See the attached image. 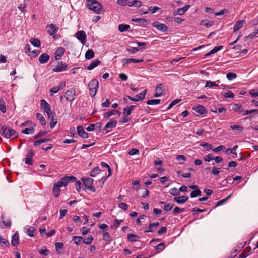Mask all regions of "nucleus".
<instances>
[{"label": "nucleus", "instance_id": "1", "mask_svg": "<svg viewBox=\"0 0 258 258\" xmlns=\"http://www.w3.org/2000/svg\"><path fill=\"white\" fill-rule=\"evenodd\" d=\"M1 134H2L5 138L7 139H9L12 137L15 138L18 136V134L17 132L9 127L5 126H3L1 128Z\"/></svg>", "mask_w": 258, "mask_h": 258}, {"label": "nucleus", "instance_id": "2", "mask_svg": "<svg viewBox=\"0 0 258 258\" xmlns=\"http://www.w3.org/2000/svg\"><path fill=\"white\" fill-rule=\"evenodd\" d=\"M87 5L90 10L96 13H100L102 6L96 0H88Z\"/></svg>", "mask_w": 258, "mask_h": 258}, {"label": "nucleus", "instance_id": "3", "mask_svg": "<svg viewBox=\"0 0 258 258\" xmlns=\"http://www.w3.org/2000/svg\"><path fill=\"white\" fill-rule=\"evenodd\" d=\"M89 94L92 97H94L98 88V82L96 79L92 80L88 84Z\"/></svg>", "mask_w": 258, "mask_h": 258}, {"label": "nucleus", "instance_id": "4", "mask_svg": "<svg viewBox=\"0 0 258 258\" xmlns=\"http://www.w3.org/2000/svg\"><path fill=\"white\" fill-rule=\"evenodd\" d=\"M40 106L41 108L44 110L45 112L46 113L48 118L52 117V114L53 113L51 111V106L45 100H41Z\"/></svg>", "mask_w": 258, "mask_h": 258}, {"label": "nucleus", "instance_id": "5", "mask_svg": "<svg viewBox=\"0 0 258 258\" xmlns=\"http://www.w3.org/2000/svg\"><path fill=\"white\" fill-rule=\"evenodd\" d=\"M81 180L83 181L84 186L87 189L92 192L95 191V189L92 186L93 180L92 178L89 177H84L81 178Z\"/></svg>", "mask_w": 258, "mask_h": 258}, {"label": "nucleus", "instance_id": "6", "mask_svg": "<svg viewBox=\"0 0 258 258\" xmlns=\"http://www.w3.org/2000/svg\"><path fill=\"white\" fill-rule=\"evenodd\" d=\"M76 180V178L74 176H64L60 181H57L61 186H66L70 182H74Z\"/></svg>", "mask_w": 258, "mask_h": 258}, {"label": "nucleus", "instance_id": "7", "mask_svg": "<svg viewBox=\"0 0 258 258\" xmlns=\"http://www.w3.org/2000/svg\"><path fill=\"white\" fill-rule=\"evenodd\" d=\"M152 25L155 27L158 30L162 32H166L168 30V27L164 24L160 23L159 21H156L152 22Z\"/></svg>", "mask_w": 258, "mask_h": 258}, {"label": "nucleus", "instance_id": "8", "mask_svg": "<svg viewBox=\"0 0 258 258\" xmlns=\"http://www.w3.org/2000/svg\"><path fill=\"white\" fill-rule=\"evenodd\" d=\"M68 68V66L67 64L63 62H58L52 69V71L55 72H60L67 70Z\"/></svg>", "mask_w": 258, "mask_h": 258}, {"label": "nucleus", "instance_id": "9", "mask_svg": "<svg viewBox=\"0 0 258 258\" xmlns=\"http://www.w3.org/2000/svg\"><path fill=\"white\" fill-rule=\"evenodd\" d=\"M66 99L69 102H71L74 100V97L76 95V91L75 89L71 88L67 90L66 93Z\"/></svg>", "mask_w": 258, "mask_h": 258}, {"label": "nucleus", "instance_id": "10", "mask_svg": "<svg viewBox=\"0 0 258 258\" xmlns=\"http://www.w3.org/2000/svg\"><path fill=\"white\" fill-rule=\"evenodd\" d=\"M165 90V87L163 84H159L156 88V92L154 94L155 97L160 96Z\"/></svg>", "mask_w": 258, "mask_h": 258}, {"label": "nucleus", "instance_id": "11", "mask_svg": "<svg viewBox=\"0 0 258 258\" xmlns=\"http://www.w3.org/2000/svg\"><path fill=\"white\" fill-rule=\"evenodd\" d=\"M76 38L82 43L85 41L86 39V35L84 31H79L76 33Z\"/></svg>", "mask_w": 258, "mask_h": 258}, {"label": "nucleus", "instance_id": "12", "mask_svg": "<svg viewBox=\"0 0 258 258\" xmlns=\"http://www.w3.org/2000/svg\"><path fill=\"white\" fill-rule=\"evenodd\" d=\"M47 28L49 29L47 30V32L50 36H52L54 34L56 33L59 29L58 27H56L53 24L48 25L47 26Z\"/></svg>", "mask_w": 258, "mask_h": 258}, {"label": "nucleus", "instance_id": "13", "mask_svg": "<svg viewBox=\"0 0 258 258\" xmlns=\"http://www.w3.org/2000/svg\"><path fill=\"white\" fill-rule=\"evenodd\" d=\"M11 244L14 246H17L19 244V236L18 232H16L12 236L11 240Z\"/></svg>", "mask_w": 258, "mask_h": 258}, {"label": "nucleus", "instance_id": "14", "mask_svg": "<svg viewBox=\"0 0 258 258\" xmlns=\"http://www.w3.org/2000/svg\"><path fill=\"white\" fill-rule=\"evenodd\" d=\"M245 23V20H239L237 21L234 24L233 26V32H236L240 29L243 25Z\"/></svg>", "mask_w": 258, "mask_h": 258}, {"label": "nucleus", "instance_id": "15", "mask_svg": "<svg viewBox=\"0 0 258 258\" xmlns=\"http://www.w3.org/2000/svg\"><path fill=\"white\" fill-rule=\"evenodd\" d=\"M24 230L25 232L31 237H34L33 233L35 230V228L33 226L27 225L25 227Z\"/></svg>", "mask_w": 258, "mask_h": 258}, {"label": "nucleus", "instance_id": "16", "mask_svg": "<svg viewBox=\"0 0 258 258\" xmlns=\"http://www.w3.org/2000/svg\"><path fill=\"white\" fill-rule=\"evenodd\" d=\"M65 50L63 47H60L57 48L55 53V58L56 60H58L64 54Z\"/></svg>", "mask_w": 258, "mask_h": 258}, {"label": "nucleus", "instance_id": "17", "mask_svg": "<svg viewBox=\"0 0 258 258\" xmlns=\"http://www.w3.org/2000/svg\"><path fill=\"white\" fill-rule=\"evenodd\" d=\"M62 186L58 184L57 182L54 184L53 187V194L54 197H58L59 196L60 191V188Z\"/></svg>", "mask_w": 258, "mask_h": 258}, {"label": "nucleus", "instance_id": "18", "mask_svg": "<svg viewBox=\"0 0 258 258\" xmlns=\"http://www.w3.org/2000/svg\"><path fill=\"white\" fill-rule=\"evenodd\" d=\"M78 135L83 138H88V134L84 131L82 126H79L77 127Z\"/></svg>", "mask_w": 258, "mask_h": 258}, {"label": "nucleus", "instance_id": "19", "mask_svg": "<svg viewBox=\"0 0 258 258\" xmlns=\"http://www.w3.org/2000/svg\"><path fill=\"white\" fill-rule=\"evenodd\" d=\"M144 60L143 59H136L134 58H124L122 60V62L124 64L130 63L131 62L133 63H141L143 62Z\"/></svg>", "mask_w": 258, "mask_h": 258}, {"label": "nucleus", "instance_id": "20", "mask_svg": "<svg viewBox=\"0 0 258 258\" xmlns=\"http://www.w3.org/2000/svg\"><path fill=\"white\" fill-rule=\"evenodd\" d=\"M50 57L47 53L41 54L39 58V62L41 64L46 63L49 60Z\"/></svg>", "mask_w": 258, "mask_h": 258}, {"label": "nucleus", "instance_id": "21", "mask_svg": "<svg viewBox=\"0 0 258 258\" xmlns=\"http://www.w3.org/2000/svg\"><path fill=\"white\" fill-rule=\"evenodd\" d=\"M173 200L179 204H182L184 203L188 200V197L187 196L175 197L174 198Z\"/></svg>", "mask_w": 258, "mask_h": 258}, {"label": "nucleus", "instance_id": "22", "mask_svg": "<svg viewBox=\"0 0 258 258\" xmlns=\"http://www.w3.org/2000/svg\"><path fill=\"white\" fill-rule=\"evenodd\" d=\"M146 93L147 90L145 89L143 91V92L140 93L139 94L136 95L135 97V101L138 102L143 100L145 97Z\"/></svg>", "mask_w": 258, "mask_h": 258}, {"label": "nucleus", "instance_id": "23", "mask_svg": "<svg viewBox=\"0 0 258 258\" xmlns=\"http://www.w3.org/2000/svg\"><path fill=\"white\" fill-rule=\"evenodd\" d=\"M190 8L189 5H186L185 6L181 8H179L177 9L176 12H174V15H182L184 14L186 11Z\"/></svg>", "mask_w": 258, "mask_h": 258}, {"label": "nucleus", "instance_id": "24", "mask_svg": "<svg viewBox=\"0 0 258 258\" xmlns=\"http://www.w3.org/2000/svg\"><path fill=\"white\" fill-rule=\"evenodd\" d=\"M117 125V121L115 120L111 119L110 120L108 123L106 124L104 127V130L110 128L112 129L115 128Z\"/></svg>", "mask_w": 258, "mask_h": 258}, {"label": "nucleus", "instance_id": "25", "mask_svg": "<svg viewBox=\"0 0 258 258\" xmlns=\"http://www.w3.org/2000/svg\"><path fill=\"white\" fill-rule=\"evenodd\" d=\"M159 225L158 222L155 223H150L148 227V230H145V232H152L156 229L157 227Z\"/></svg>", "mask_w": 258, "mask_h": 258}, {"label": "nucleus", "instance_id": "26", "mask_svg": "<svg viewBox=\"0 0 258 258\" xmlns=\"http://www.w3.org/2000/svg\"><path fill=\"white\" fill-rule=\"evenodd\" d=\"M194 111L200 114L203 115L206 113V109L205 108L201 105H198V106L194 108Z\"/></svg>", "mask_w": 258, "mask_h": 258}, {"label": "nucleus", "instance_id": "27", "mask_svg": "<svg viewBox=\"0 0 258 258\" xmlns=\"http://www.w3.org/2000/svg\"><path fill=\"white\" fill-rule=\"evenodd\" d=\"M223 48L222 46H217L214 47L213 49H212L211 51H210L208 53H206L205 55V56L207 57L208 56H210L211 54L216 53L218 51L221 50Z\"/></svg>", "mask_w": 258, "mask_h": 258}, {"label": "nucleus", "instance_id": "28", "mask_svg": "<svg viewBox=\"0 0 258 258\" xmlns=\"http://www.w3.org/2000/svg\"><path fill=\"white\" fill-rule=\"evenodd\" d=\"M36 117L38 120H39L40 121L41 124L42 126L46 125V121L44 117L41 114H40L39 113H37L36 114Z\"/></svg>", "mask_w": 258, "mask_h": 258}, {"label": "nucleus", "instance_id": "29", "mask_svg": "<svg viewBox=\"0 0 258 258\" xmlns=\"http://www.w3.org/2000/svg\"><path fill=\"white\" fill-rule=\"evenodd\" d=\"M139 236L133 233H130L127 235V239L130 242H135L138 240Z\"/></svg>", "mask_w": 258, "mask_h": 258}, {"label": "nucleus", "instance_id": "30", "mask_svg": "<svg viewBox=\"0 0 258 258\" xmlns=\"http://www.w3.org/2000/svg\"><path fill=\"white\" fill-rule=\"evenodd\" d=\"M142 2L139 0H134L132 2H128L127 5L130 7H139L141 6Z\"/></svg>", "mask_w": 258, "mask_h": 258}, {"label": "nucleus", "instance_id": "31", "mask_svg": "<svg viewBox=\"0 0 258 258\" xmlns=\"http://www.w3.org/2000/svg\"><path fill=\"white\" fill-rule=\"evenodd\" d=\"M100 63V61L99 60H94L87 67V69L88 70H91Z\"/></svg>", "mask_w": 258, "mask_h": 258}, {"label": "nucleus", "instance_id": "32", "mask_svg": "<svg viewBox=\"0 0 258 258\" xmlns=\"http://www.w3.org/2000/svg\"><path fill=\"white\" fill-rule=\"evenodd\" d=\"M130 25L127 24H121L118 26V30L121 32H125L128 30Z\"/></svg>", "mask_w": 258, "mask_h": 258}, {"label": "nucleus", "instance_id": "33", "mask_svg": "<svg viewBox=\"0 0 258 258\" xmlns=\"http://www.w3.org/2000/svg\"><path fill=\"white\" fill-rule=\"evenodd\" d=\"M94 52L91 49L88 50L86 51V52L85 53V55L86 59H91L93 58L94 57Z\"/></svg>", "mask_w": 258, "mask_h": 258}, {"label": "nucleus", "instance_id": "34", "mask_svg": "<svg viewBox=\"0 0 258 258\" xmlns=\"http://www.w3.org/2000/svg\"><path fill=\"white\" fill-rule=\"evenodd\" d=\"M160 203L164 205V210L166 211H170L173 207L174 205L170 203H165L164 202H160Z\"/></svg>", "mask_w": 258, "mask_h": 258}, {"label": "nucleus", "instance_id": "35", "mask_svg": "<svg viewBox=\"0 0 258 258\" xmlns=\"http://www.w3.org/2000/svg\"><path fill=\"white\" fill-rule=\"evenodd\" d=\"M50 141H51V139L50 138H45V139H43L37 140L34 142V146H39L40 144H41L42 143L48 142Z\"/></svg>", "mask_w": 258, "mask_h": 258}, {"label": "nucleus", "instance_id": "36", "mask_svg": "<svg viewBox=\"0 0 258 258\" xmlns=\"http://www.w3.org/2000/svg\"><path fill=\"white\" fill-rule=\"evenodd\" d=\"M100 171H101V170H100L99 167H95L94 168H93L92 170L90 175V176L91 177H94L97 174H98L100 173Z\"/></svg>", "mask_w": 258, "mask_h": 258}, {"label": "nucleus", "instance_id": "37", "mask_svg": "<svg viewBox=\"0 0 258 258\" xmlns=\"http://www.w3.org/2000/svg\"><path fill=\"white\" fill-rule=\"evenodd\" d=\"M238 148L237 145H235L232 148H229L226 150L225 153L227 155L229 154H233L236 155L235 151Z\"/></svg>", "mask_w": 258, "mask_h": 258}, {"label": "nucleus", "instance_id": "38", "mask_svg": "<svg viewBox=\"0 0 258 258\" xmlns=\"http://www.w3.org/2000/svg\"><path fill=\"white\" fill-rule=\"evenodd\" d=\"M242 108V106L238 104H235L233 106V110L234 111H238L239 114H242L243 111L242 110H241V109Z\"/></svg>", "mask_w": 258, "mask_h": 258}, {"label": "nucleus", "instance_id": "39", "mask_svg": "<svg viewBox=\"0 0 258 258\" xmlns=\"http://www.w3.org/2000/svg\"><path fill=\"white\" fill-rule=\"evenodd\" d=\"M0 110L3 113H5L6 112L5 102L2 98L0 99Z\"/></svg>", "mask_w": 258, "mask_h": 258}, {"label": "nucleus", "instance_id": "40", "mask_svg": "<svg viewBox=\"0 0 258 258\" xmlns=\"http://www.w3.org/2000/svg\"><path fill=\"white\" fill-rule=\"evenodd\" d=\"M30 42L31 44L35 47H39L40 45V42L37 39L32 38L30 40Z\"/></svg>", "mask_w": 258, "mask_h": 258}, {"label": "nucleus", "instance_id": "41", "mask_svg": "<svg viewBox=\"0 0 258 258\" xmlns=\"http://www.w3.org/2000/svg\"><path fill=\"white\" fill-rule=\"evenodd\" d=\"M161 102V100L160 99H152V100H149L147 101V104L148 105H157L159 104Z\"/></svg>", "mask_w": 258, "mask_h": 258}, {"label": "nucleus", "instance_id": "42", "mask_svg": "<svg viewBox=\"0 0 258 258\" xmlns=\"http://www.w3.org/2000/svg\"><path fill=\"white\" fill-rule=\"evenodd\" d=\"M22 133L25 134H32L34 132V127H29L26 128L24 130H23Z\"/></svg>", "mask_w": 258, "mask_h": 258}, {"label": "nucleus", "instance_id": "43", "mask_svg": "<svg viewBox=\"0 0 258 258\" xmlns=\"http://www.w3.org/2000/svg\"><path fill=\"white\" fill-rule=\"evenodd\" d=\"M51 120L50 123V127L51 129L53 128L57 123V119L54 118V114H52V117L49 118Z\"/></svg>", "mask_w": 258, "mask_h": 258}, {"label": "nucleus", "instance_id": "44", "mask_svg": "<svg viewBox=\"0 0 258 258\" xmlns=\"http://www.w3.org/2000/svg\"><path fill=\"white\" fill-rule=\"evenodd\" d=\"M82 239L83 237L81 236H74L73 237V240H74L75 244L77 245L80 244Z\"/></svg>", "mask_w": 258, "mask_h": 258}, {"label": "nucleus", "instance_id": "45", "mask_svg": "<svg viewBox=\"0 0 258 258\" xmlns=\"http://www.w3.org/2000/svg\"><path fill=\"white\" fill-rule=\"evenodd\" d=\"M231 196V195L230 194L226 198H225V199L218 201L217 203H216L215 207L219 206L221 205L222 204H224L225 202H226L229 199V198Z\"/></svg>", "mask_w": 258, "mask_h": 258}, {"label": "nucleus", "instance_id": "46", "mask_svg": "<svg viewBox=\"0 0 258 258\" xmlns=\"http://www.w3.org/2000/svg\"><path fill=\"white\" fill-rule=\"evenodd\" d=\"M202 195V191L199 189H196L190 194V197L195 198Z\"/></svg>", "mask_w": 258, "mask_h": 258}, {"label": "nucleus", "instance_id": "47", "mask_svg": "<svg viewBox=\"0 0 258 258\" xmlns=\"http://www.w3.org/2000/svg\"><path fill=\"white\" fill-rule=\"evenodd\" d=\"M100 165L102 167L107 168L108 169V176H111V168H110V166H109V165L104 162H101L100 163Z\"/></svg>", "mask_w": 258, "mask_h": 258}, {"label": "nucleus", "instance_id": "48", "mask_svg": "<svg viewBox=\"0 0 258 258\" xmlns=\"http://www.w3.org/2000/svg\"><path fill=\"white\" fill-rule=\"evenodd\" d=\"M132 21L140 23L142 25L145 24L147 22V20L146 19L142 18L132 19Z\"/></svg>", "mask_w": 258, "mask_h": 258}, {"label": "nucleus", "instance_id": "49", "mask_svg": "<svg viewBox=\"0 0 258 258\" xmlns=\"http://www.w3.org/2000/svg\"><path fill=\"white\" fill-rule=\"evenodd\" d=\"M237 75L233 72H229L226 74V77L229 80H232L235 79Z\"/></svg>", "mask_w": 258, "mask_h": 258}, {"label": "nucleus", "instance_id": "50", "mask_svg": "<svg viewBox=\"0 0 258 258\" xmlns=\"http://www.w3.org/2000/svg\"><path fill=\"white\" fill-rule=\"evenodd\" d=\"M161 9L160 7H158L157 6H155V7H153L152 6H150L148 7V10L152 14H153L159 10H161Z\"/></svg>", "mask_w": 258, "mask_h": 258}, {"label": "nucleus", "instance_id": "51", "mask_svg": "<svg viewBox=\"0 0 258 258\" xmlns=\"http://www.w3.org/2000/svg\"><path fill=\"white\" fill-rule=\"evenodd\" d=\"M21 127H23V126H28L29 127H34V126H35V124L34 123H33V122H32L31 121H25L24 123H23L21 125Z\"/></svg>", "mask_w": 258, "mask_h": 258}, {"label": "nucleus", "instance_id": "52", "mask_svg": "<svg viewBox=\"0 0 258 258\" xmlns=\"http://www.w3.org/2000/svg\"><path fill=\"white\" fill-rule=\"evenodd\" d=\"M185 209L184 208H180L178 207H175L173 209V213L174 215H177L178 213L184 212Z\"/></svg>", "mask_w": 258, "mask_h": 258}, {"label": "nucleus", "instance_id": "53", "mask_svg": "<svg viewBox=\"0 0 258 258\" xmlns=\"http://www.w3.org/2000/svg\"><path fill=\"white\" fill-rule=\"evenodd\" d=\"M218 85L216 84L215 82L207 81L206 83L205 87L211 88L214 86H218Z\"/></svg>", "mask_w": 258, "mask_h": 258}, {"label": "nucleus", "instance_id": "54", "mask_svg": "<svg viewBox=\"0 0 258 258\" xmlns=\"http://www.w3.org/2000/svg\"><path fill=\"white\" fill-rule=\"evenodd\" d=\"M4 216H2V219L3 220L2 221L3 224L4 225L5 227H10L11 224V222L10 219H8L6 220H4Z\"/></svg>", "mask_w": 258, "mask_h": 258}, {"label": "nucleus", "instance_id": "55", "mask_svg": "<svg viewBox=\"0 0 258 258\" xmlns=\"http://www.w3.org/2000/svg\"><path fill=\"white\" fill-rule=\"evenodd\" d=\"M180 101H181L180 99H175V100H173L170 103L169 105L168 106V107L167 108V110H169V109H171L173 106H174V105H175L176 104L178 103Z\"/></svg>", "mask_w": 258, "mask_h": 258}, {"label": "nucleus", "instance_id": "56", "mask_svg": "<svg viewBox=\"0 0 258 258\" xmlns=\"http://www.w3.org/2000/svg\"><path fill=\"white\" fill-rule=\"evenodd\" d=\"M230 127L232 130H237L240 132H243L244 131L243 127L238 125H231Z\"/></svg>", "mask_w": 258, "mask_h": 258}, {"label": "nucleus", "instance_id": "57", "mask_svg": "<svg viewBox=\"0 0 258 258\" xmlns=\"http://www.w3.org/2000/svg\"><path fill=\"white\" fill-rule=\"evenodd\" d=\"M3 245H5L6 246H8L9 245V242L5 238L0 237V246H3Z\"/></svg>", "mask_w": 258, "mask_h": 258}, {"label": "nucleus", "instance_id": "58", "mask_svg": "<svg viewBox=\"0 0 258 258\" xmlns=\"http://www.w3.org/2000/svg\"><path fill=\"white\" fill-rule=\"evenodd\" d=\"M200 146L206 148L207 150H212V145L208 143L205 142L200 144Z\"/></svg>", "mask_w": 258, "mask_h": 258}, {"label": "nucleus", "instance_id": "59", "mask_svg": "<svg viewBox=\"0 0 258 258\" xmlns=\"http://www.w3.org/2000/svg\"><path fill=\"white\" fill-rule=\"evenodd\" d=\"M169 193L173 196H177L179 195V190L175 187L171 188L169 191Z\"/></svg>", "mask_w": 258, "mask_h": 258}, {"label": "nucleus", "instance_id": "60", "mask_svg": "<svg viewBox=\"0 0 258 258\" xmlns=\"http://www.w3.org/2000/svg\"><path fill=\"white\" fill-rule=\"evenodd\" d=\"M118 207L123 210H126L128 209V206L126 203L121 202L118 204Z\"/></svg>", "mask_w": 258, "mask_h": 258}, {"label": "nucleus", "instance_id": "61", "mask_svg": "<svg viewBox=\"0 0 258 258\" xmlns=\"http://www.w3.org/2000/svg\"><path fill=\"white\" fill-rule=\"evenodd\" d=\"M201 25L205 26L208 28L212 26V23L209 20H203L201 22Z\"/></svg>", "mask_w": 258, "mask_h": 258}, {"label": "nucleus", "instance_id": "62", "mask_svg": "<svg viewBox=\"0 0 258 258\" xmlns=\"http://www.w3.org/2000/svg\"><path fill=\"white\" fill-rule=\"evenodd\" d=\"M92 240H93L92 236H89L83 241V242L87 245H89L91 243Z\"/></svg>", "mask_w": 258, "mask_h": 258}, {"label": "nucleus", "instance_id": "63", "mask_svg": "<svg viewBox=\"0 0 258 258\" xmlns=\"http://www.w3.org/2000/svg\"><path fill=\"white\" fill-rule=\"evenodd\" d=\"M224 96L225 98H233L234 97V94L230 91H228V92H226L224 94Z\"/></svg>", "mask_w": 258, "mask_h": 258}, {"label": "nucleus", "instance_id": "64", "mask_svg": "<svg viewBox=\"0 0 258 258\" xmlns=\"http://www.w3.org/2000/svg\"><path fill=\"white\" fill-rule=\"evenodd\" d=\"M249 94L252 97L258 96V91L256 89H251L249 91Z\"/></svg>", "mask_w": 258, "mask_h": 258}]
</instances>
